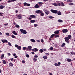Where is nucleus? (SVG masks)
<instances>
[{
	"label": "nucleus",
	"instance_id": "a19ab883",
	"mask_svg": "<svg viewBox=\"0 0 75 75\" xmlns=\"http://www.w3.org/2000/svg\"><path fill=\"white\" fill-rule=\"evenodd\" d=\"M26 57L27 58H29L30 56H29V55L27 54L26 55Z\"/></svg>",
	"mask_w": 75,
	"mask_h": 75
},
{
	"label": "nucleus",
	"instance_id": "a878e982",
	"mask_svg": "<svg viewBox=\"0 0 75 75\" xmlns=\"http://www.w3.org/2000/svg\"><path fill=\"white\" fill-rule=\"evenodd\" d=\"M30 23H35V21L34 20H31L30 21Z\"/></svg>",
	"mask_w": 75,
	"mask_h": 75
},
{
	"label": "nucleus",
	"instance_id": "49530a36",
	"mask_svg": "<svg viewBox=\"0 0 75 75\" xmlns=\"http://www.w3.org/2000/svg\"><path fill=\"white\" fill-rule=\"evenodd\" d=\"M11 61H15V60H14V59H13V58H12L11 59Z\"/></svg>",
	"mask_w": 75,
	"mask_h": 75
},
{
	"label": "nucleus",
	"instance_id": "6e6d98bb",
	"mask_svg": "<svg viewBox=\"0 0 75 75\" xmlns=\"http://www.w3.org/2000/svg\"><path fill=\"white\" fill-rule=\"evenodd\" d=\"M41 41L42 42H44V40L42 39H41Z\"/></svg>",
	"mask_w": 75,
	"mask_h": 75
},
{
	"label": "nucleus",
	"instance_id": "c85d7f7f",
	"mask_svg": "<svg viewBox=\"0 0 75 75\" xmlns=\"http://www.w3.org/2000/svg\"><path fill=\"white\" fill-rule=\"evenodd\" d=\"M27 48L25 47H23V50L24 51H25V50H26L27 51Z\"/></svg>",
	"mask_w": 75,
	"mask_h": 75
},
{
	"label": "nucleus",
	"instance_id": "2f4dec72",
	"mask_svg": "<svg viewBox=\"0 0 75 75\" xmlns=\"http://www.w3.org/2000/svg\"><path fill=\"white\" fill-rule=\"evenodd\" d=\"M70 53L71 55H75V52H71Z\"/></svg>",
	"mask_w": 75,
	"mask_h": 75
},
{
	"label": "nucleus",
	"instance_id": "39448f33",
	"mask_svg": "<svg viewBox=\"0 0 75 75\" xmlns=\"http://www.w3.org/2000/svg\"><path fill=\"white\" fill-rule=\"evenodd\" d=\"M31 48H32V47L31 46H29L28 47V48L26 50V51H28L29 50L30 51H31Z\"/></svg>",
	"mask_w": 75,
	"mask_h": 75
},
{
	"label": "nucleus",
	"instance_id": "9d476101",
	"mask_svg": "<svg viewBox=\"0 0 75 75\" xmlns=\"http://www.w3.org/2000/svg\"><path fill=\"white\" fill-rule=\"evenodd\" d=\"M69 40V39L68 38V37H66L65 38V41L66 42H67V41H68Z\"/></svg>",
	"mask_w": 75,
	"mask_h": 75
},
{
	"label": "nucleus",
	"instance_id": "79ce46f5",
	"mask_svg": "<svg viewBox=\"0 0 75 75\" xmlns=\"http://www.w3.org/2000/svg\"><path fill=\"white\" fill-rule=\"evenodd\" d=\"M8 44L9 45V46H11V43L10 42H8Z\"/></svg>",
	"mask_w": 75,
	"mask_h": 75
},
{
	"label": "nucleus",
	"instance_id": "ea45409f",
	"mask_svg": "<svg viewBox=\"0 0 75 75\" xmlns=\"http://www.w3.org/2000/svg\"><path fill=\"white\" fill-rule=\"evenodd\" d=\"M57 6H61V4H60V3L57 2Z\"/></svg>",
	"mask_w": 75,
	"mask_h": 75
},
{
	"label": "nucleus",
	"instance_id": "423d86ee",
	"mask_svg": "<svg viewBox=\"0 0 75 75\" xmlns=\"http://www.w3.org/2000/svg\"><path fill=\"white\" fill-rule=\"evenodd\" d=\"M24 5V6H30V4H28L27 3L25 2L23 3Z\"/></svg>",
	"mask_w": 75,
	"mask_h": 75
},
{
	"label": "nucleus",
	"instance_id": "72a5a7b5",
	"mask_svg": "<svg viewBox=\"0 0 75 75\" xmlns=\"http://www.w3.org/2000/svg\"><path fill=\"white\" fill-rule=\"evenodd\" d=\"M54 35H55L54 34H52V35L50 37V38H53V37L54 36Z\"/></svg>",
	"mask_w": 75,
	"mask_h": 75
},
{
	"label": "nucleus",
	"instance_id": "c03bdc74",
	"mask_svg": "<svg viewBox=\"0 0 75 75\" xmlns=\"http://www.w3.org/2000/svg\"><path fill=\"white\" fill-rule=\"evenodd\" d=\"M34 27H37V26H38V24H35L34 25Z\"/></svg>",
	"mask_w": 75,
	"mask_h": 75
},
{
	"label": "nucleus",
	"instance_id": "f03ea898",
	"mask_svg": "<svg viewBox=\"0 0 75 75\" xmlns=\"http://www.w3.org/2000/svg\"><path fill=\"white\" fill-rule=\"evenodd\" d=\"M43 11L46 14H47V15H48L50 13V11L47 9H44Z\"/></svg>",
	"mask_w": 75,
	"mask_h": 75
},
{
	"label": "nucleus",
	"instance_id": "13d9d810",
	"mask_svg": "<svg viewBox=\"0 0 75 75\" xmlns=\"http://www.w3.org/2000/svg\"><path fill=\"white\" fill-rule=\"evenodd\" d=\"M22 63H23L24 64H25V61H24V60H22Z\"/></svg>",
	"mask_w": 75,
	"mask_h": 75
},
{
	"label": "nucleus",
	"instance_id": "412c9836",
	"mask_svg": "<svg viewBox=\"0 0 75 75\" xmlns=\"http://www.w3.org/2000/svg\"><path fill=\"white\" fill-rule=\"evenodd\" d=\"M67 37H68V38L69 39H71L72 38V36H71V35H68Z\"/></svg>",
	"mask_w": 75,
	"mask_h": 75
},
{
	"label": "nucleus",
	"instance_id": "4c0bfd02",
	"mask_svg": "<svg viewBox=\"0 0 75 75\" xmlns=\"http://www.w3.org/2000/svg\"><path fill=\"white\" fill-rule=\"evenodd\" d=\"M15 27H16V28H19V27H20L19 25H16L15 26Z\"/></svg>",
	"mask_w": 75,
	"mask_h": 75
},
{
	"label": "nucleus",
	"instance_id": "774afa93",
	"mask_svg": "<svg viewBox=\"0 0 75 75\" xmlns=\"http://www.w3.org/2000/svg\"><path fill=\"white\" fill-rule=\"evenodd\" d=\"M73 35L74 36H75V33H74L73 34Z\"/></svg>",
	"mask_w": 75,
	"mask_h": 75
},
{
	"label": "nucleus",
	"instance_id": "a18cd8bd",
	"mask_svg": "<svg viewBox=\"0 0 75 75\" xmlns=\"http://www.w3.org/2000/svg\"><path fill=\"white\" fill-rule=\"evenodd\" d=\"M12 38H16V36H15L14 35H12Z\"/></svg>",
	"mask_w": 75,
	"mask_h": 75
},
{
	"label": "nucleus",
	"instance_id": "338daca9",
	"mask_svg": "<svg viewBox=\"0 0 75 75\" xmlns=\"http://www.w3.org/2000/svg\"><path fill=\"white\" fill-rule=\"evenodd\" d=\"M32 19V18H31L30 17L29 18V20H31Z\"/></svg>",
	"mask_w": 75,
	"mask_h": 75
},
{
	"label": "nucleus",
	"instance_id": "393cba45",
	"mask_svg": "<svg viewBox=\"0 0 75 75\" xmlns=\"http://www.w3.org/2000/svg\"><path fill=\"white\" fill-rule=\"evenodd\" d=\"M30 41H31V42H35V40L33 39H31L30 40Z\"/></svg>",
	"mask_w": 75,
	"mask_h": 75
},
{
	"label": "nucleus",
	"instance_id": "7c9ffc66",
	"mask_svg": "<svg viewBox=\"0 0 75 75\" xmlns=\"http://www.w3.org/2000/svg\"><path fill=\"white\" fill-rule=\"evenodd\" d=\"M3 63L4 64H6V60H4L3 62Z\"/></svg>",
	"mask_w": 75,
	"mask_h": 75
},
{
	"label": "nucleus",
	"instance_id": "cd10ccee",
	"mask_svg": "<svg viewBox=\"0 0 75 75\" xmlns=\"http://www.w3.org/2000/svg\"><path fill=\"white\" fill-rule=\"evenodd\" d=\"M9 66H10V67H13V63L11 62H10L9 64Z\"/></svg>",
	"mask_w": 75,
	"mask_h": 75
},
{
	"label": "nucleus",
	"instance_id": "c756f323",
	"mask_svg": "<svg viewBox=\"0 0 75 75\" xmlns=\"http://www.w3.org/2000/svg\"><path fill=\"white\" fill-rule=\"evenodd\" d=\"M58 22H59L60 23H62L63 22L62 20L60 19L58 20Z\"/></svg>",
	"mask_w": 75,
	"mask_h": 75
},
{
	"label": "nucleus",
	"instance_id": "58836bf2",
	"mask_svg": "<svg viewBox=\"0 0 75 75\" xmlns=\"http://www.w3.org/2000/svg\"><path fill=\"white\" fill-rule=\"evenodd\" d=\"M6 35L7 36H9V35H10V34L9 33H6Z\"/></svg>",
	"mask_w": 75,
	"mask_h": 75
},
{
	"label": "nucleus",
	"instance_id": "aec40b11",
	"mask_svg": "<svg viewBox=\"0 0 75 75\" xmlns=\"http://www.w3.org/2000/svg\"><path fill=\"white\" fill-rule=\"evenodd\" d=\"M65 45V43H63L61 45V47H64Z\"/></svg>",
	"mask_w": 75,
	"mask_h": 75
},
{
	"label": "nucleus",
	"instance_id": "5fc2aeb1",
	"mask_svg": "<svg viewBox=\"0 0 75 75\" xmlns=\"http://www.w3.org/2000/svg\"><path fill=\"white\" fill-rule=\"evenodd\" d=\"M53 47H51L50 48V50H53Z\"/></svg>",
	"mask_w": 75,
	"mask_h": 75
},
{
	"label": "nucleus",
	"instance_id": "7ed1b4c3",
	"mask_svg": "<svg viewBox=\"0 0 75 75\" xmlns=\"http://www.w3.org/2000/svg\"><path fill=\"white\" fill-rule=\"evenodd\" d=\"M20 31L21 33H22L23 34H27V31L26 30H23V29H21Z\"/></svg>",
	"mask_w": 75,
	"mask_h": 75
},
{
	"label": "nucleus",
	"instance_id": "ddd939ff",
	"mask_svg": "<svg viewBox=\"0 0 75 75\" xmlns=\"http://www.w3.org/2000/svg\"><path fill=\"white\" fill-rule=\"evenodd\" d=\"M30 17H31V18H35L36 17H35V16L34 15H31L30 16Z\"/></svg>",
	"mask_w": 75,
	"mask_h": 75
},
{
	"label": "nucleus",
	"instance_id": "dca6fc26",
	"mask_svg": "<svg viewBox=\"0 0 75 75\" xmlns=\"http://www.w3.org/2000/svg\"><path fill=\"white\" fill-rule=\"evenodd\" d=\"M67 62H71V61H72V60L71 59L68 58L67 59Z\"/></svg>",
	"mask_w": 75,
	"mask_h": 75
},
{
	"label": "nucleus",
	"instance_id": "a211bd4d",
	"mask_svg": "<svg viewBox=\"0 0 75 75\" xmlns=\"http://www.w3.org/2000/svg\"><path fill=\"white\" fill-rule=\"evenodd\" d=\"M57 13L58 15H59V16H61L62 14L61 12L60 11H59L58 12H57Z\"/></svg>",
	"mask_w": 75,
	"mask_h": 75
},
{
	"label": "nucleus",
	"instance_id": "f3484780",
	"mask_svg": "<svg viewBox=\"0 0 75 75\" xmlns=\"http://www.w3.org/2000/svg\"><path fill=\"white\" fill-rule=\"evenodd\" d=\"M38 4H39V6H42V4H44V3L43 2H38Z\"/></svg>",
	"mask_w": 75,
	"mask_h": 75
},
{
	"label": "nucleus",
	"instance_id": "4be33fe9",
	"mask_svg": "<svg viewBox=\"0 0 75 75\" xmlns=\"http://www.w3.org/2000/svg\"><path fill=\"white\" fill-rule=\"evenodd\" d=\"M43 58L44 59H47L48 58V57L47 56H44L43 57Z\"/></svg>",
	"mask_w": 75,
	"mask_h": 75
},
{
	"label": "nucleus",
	"instance_id": "6ab92c4d",
	"mask_svg": "<svg viewBox=\"0 0 75 75\" xmlns=\"http://www.w3.org/2000/svg\"><path fill=\"white\" fill-rule=\"evenodd\" d=\"M54 34H58L59 33V31L58 30H57L54 32Z\"/></svg>",
	"mask_w": 75,
	"mask_h": 75
},
{
	"label": "nucleus",
	"instance_id": "5701e85b",
	"mask_svg": "<svg viewBox=\"0 0 75 75\" xmlns=\"http://www.w3.org/2000/svg\"><path fill=\"white\" fill-rule=\"evenodd\" d=\"M12 33H13V34H14V35H17V33H16V32L15 31H13L12 32Z\"/></svg>",
	"mask_w": 75,
	"mask_h": 75
},
{
	"label": "nucleus",
	"instance_id": "680f3d73",
	"mask_svg": "<svg viewBox=\"0 0 75 75\" xmlns=\"http://www.w3.org/2000/svg\"><path fill=\"white\" fill-rule=\"evenodd\" d=\"M37 41L38 42H40V40H37Z\"/></svg>",
	"mask_w": 75,
	"mask_h": 75
},
{
	"label": "nucleus",
	"instance_id": "e2e57ef3",
	"mask_svg": "<svg viewBox=\"0 0 75 75\" xmlns=\"http://www.w3.org/2000/svg\"><path fill=\"white\" fill-rule=\"evenodd\" d=\"M55 37L57 38V37H59V35H56L55 36Z\"/></svg>",
	"mask_w": 75,
	"mask_h": 75
},
{
	"label": "nucleus",
	"instance_id": "4d7b16f0",
	"mask_svg": "<svg viewBox=\"0 0 75 75\" xmlns=\"http://www.w3.org/2000/svg\"><path fill=\"white\" fill-rule=\"evenodd\" d=\"M7 54L8 55V56H10V55H11V54L9 53H8Z\"/></svg>",
	"mask_w": 75,
	"mask_h": 75
},
{
	"label": "nucleus",
	"instance_id": "4468645a",
	"mask_svg": "<svg viewBox=\"0 0 75 75\" xmlns=\"http://www.w3.org/2000/svg\"><path fill=\"white\" fill-rule=\"evenodd\" d=\"M4 57V54H3L1 56V59H3Z\"/></svg>",
	"mask_w": 75,
	"mask_h": 75
},
{
	"label": "nucleus",
	"instance_id": "6e6552de",
	"mask_svg": "<svg viewBox=\"0 0 75 75\" xmlns=\"http://www.w3.org/2000/svg\"><path fill=\"white\" fill-rule=\"evenodd\" d=\"M1 41L3 43H7L8 42L6 40H1Z\"/></svg>",
	"mask_w": 75,
	"mask_h": 75
},
{
	"label": "nucleus",
	"instance_id": "bf43d9fd",
	"mask_svg": "<svg viewBox=\"0 0 75 75\" xmlns=\"http://www.w3.org/2000/svg\"><path fill=\"white\" fill-rule=\"evenodd\" d=\"M43 1L45 2V1H48V0H43Z\"/></svg>",
	"mask_w": 75,
	"mask_h": 75
},
{
	"label": "nucleus",
	"instance_id": "9b49d317",
	"mask_svg": "<svg viewBox=\"0 0 75 75\" xmlns=\"http://www.w3.org/2000/svg\"><path fill=\"white\" fill-rule=\"evenodd\" d=\"M61 65V62H58V64H57V63H55L54 64V65L55 66H60Z\"/></svg>",
	"mask_w": 75,
	"mask_h": 75
},
{
	"label": "nucleus",
	"instance_id": "69168bd1",
	"mask_svg": "<svg viewBox=\"0 0 75 75\" xmlns=\"http://www.w3.org/2000/svg\"><path fill=\"white\" fill-rule=\"evenodd\" d=\"M4 25H5V26L8 25V23H6V24H4Z\"/></svg>",
	"mask_w": 75,
	"mask_h": 75
},
{
	"label": "nucleus",
	"instance_id": "20e7f679",
	"mask_svg": "<svg viewBox=\"0 0 75 75\" xmlns=\"http://www.w3.org/2000/svg\"><path fill=\"white\" fill-rule=\"evenodd\" d=\"M51 12L53 13H54V14H57L58 11L56 10H54L53 9H51L50 10Z\"/></svg>",
	"mask_w": 75,
	"mask_h": 75
},
{
	"label": "nucleus",
	"instance_id": "bb28decb",
	"mask_svg": "<svg viewBox=\"0 0 75 75\" xmlns=\"http://www.w3.org/2000/svg\"><path fill=\"white\" fill-rule=\"evenodd\" d=\"M33 61H34V62H36V61H37V58H35V57H34V58H33Z\"/></svg>",
	"mask_w": 75,
	"mask_h": 75
},
{
	"label": "nucleus",
	"instance_id": "864d4df0",
	"mask_svg": "<svg viewBox=\"0 0 75 75\" xmlns=\"http://www.w3.org/2000/svg\"><path fill=\"white\" fill-rule=\"evenodd\" d=\"M3 13H1L0 12V16H3Z\"/></svg>",
	"mask_w": 75,
	"mask_h": 75
},
{
	"label": "nucleus",
	"instance_id": "052dcab7",
	"mask_svg": "<svg viewBox=\"0 0 75 75\" xmlns=\"http://www.w3.org/2000/svg\"><path fill=\"white\" fill-rule=\"evenodd\" d=\"M13 56H16V55H17V54H16V53H14V54H13Z\"/></svg>",
	"mask_w": 75,
	"mask_h": 75
},
{
	"label": "nucleus",
	"instance_id": "c9c22d12",
	"mask_svg": "<svg viewBox=\"0 0 75 75\" xmlns=\"http://www.w3.org/2000/svg\"><path fill=\"white\" fill-rule=\"evenodd\" d=\"M53 5H54V6H58V4H57L56 3L53 4Z\"/></svg>",
	"mask_w": 75,
	"mask_h": 75
},
{
	"label": "nucleus",
	"instance_id": "0eeeda50",
	"mask_svg": "<svg viewBox=\"0 0 75 75\" xmlns=\"http://www.w3.org/2000/svg\"><path fill=\"white\" fill-rule=\"evenodd\" d=\"M35 8H39L40 7V5H38V4H36L35 6H34Z\"/></svg>",
	"mask_w": 75,
	"mask_h": 75
},
{
	"label": "nucleus",
	"instance_id": "e433bc0d",
	"mask_svg": "<svg viewBox=\"0 0 75 75\" xmlns=\"http://www.w3.org/2000/svg\"><path fill=\"white\" fill-rule=\"evenodd\" d=\"M39 51L41 53H42V52H43V50L40 49V50Z\"/></svg>",
	"mask_w": 75,
	"mask_h": 75
},
{
	"label": "nucleus",
	"instance_id": "b1692460",
	"mask_svg": "<svg viewBox=\"0 0 75 75\" xmlns=\"http://www.w3.org/2000/svg\"><path fill=\"white\" fill-rule=\"evenodd\" d=\"M17 48L18 50H21V47L20 46H18Z\"/></svg>",
	"mask_w": 75,
	"mask_h": 75
},
{
	"label": "nucleus",
	"instance_id": "3c124183",
	"mask_svg": "<svg viewBox=\"0 0 75 75\" xmlns=\"http://www.w3.org/2000/svg\"><path fill=\"white\" fill-rule=\"evenodd\" d=\"M15 47H16V48H17L18 47V45H15Z\"/></svg>",
	"mask_w": 75,
	"mask_h": 75
},
{
	"label": "nucleus",
	"instance_id": "603ef678",
	"mask_svg": "<svg viewBox=\"0 0 75 75\" xmlns=\"http://www.w3.org/2000/svg\"><path fill=\"white\" fill-rule=\"evenodd\" d=\"M12 1H13V0H11V1L10 0L8 1V3H11V2H12Z\"/></svg>",
	"mask_w": 75,
	"mask_h": 75
},
{
	"label": "nucleus",
	"instance_id": "37998d69",
	"mask_svg": "<svg viewBox=\"0 0 75 75\" xmlns=\"http://www.w3.org/2000/svg\"><path fill=\"white\" fill-rule=\"evenodd\" d=\"M67 1L69 2H72V0H68Z\"/></svg>",
	"mask_w": 75,
	"mask_h": 75
},
{
	"label": "nucleus",
	"instance_id": "2eb2a0df",
	"mask_svg": "<svg viewBox=\"0 0 75 75\" xmlns=\"http://www.w3.org/2000/svg\"><path fill=\"white\" fill-rule=\"evenodd\" d=\"M5 7V6H3V5H1L0 6V9H3Z\"/></svg>",
	"mask_w": 75,
	"mask_h": 75
},
{
	"label": "nucleus",
	"instance_id": "0e129e2a",
	"mask_svg": "<svg viewBox=\"0 0 75 75\" xmlns=\"http://www.w3.org/2000/svg\"><path fill=\"white\" fill-rule=\"evenodd\" d=\"M17 57H18V56H15L14 57V58H17Z\"/></svg>",
	"mask_w": 75,
	"mask_h": 75
},
{
	"label": "nucleus",
	"instance_id": "8fccbe9b",
	"mask_svg": "<svg viewBox=\"0 0 75 75\" xmlns=\"http://www.w3.org/2000/svg\"><path fill=\"white\" fill-rule=\"evenodd\" d=\"M38 56L37 55H35L34 57V58H38Z\"/></svg>",
	"mask_w": 75,
	"mask_h": 75
},
{
	"label": "nucleus",
	"instance_id": "09e8293b",
	"mask_svg": "<svg viewBox=\"0 0 75 75\" xmlns=\"http://www.w3.org/2000/svg\"><path fill=\"white\" fill-rule=\"evenodd\" d=\"M35 51H38V49L36 48H35Z\"/></svg>",
	"mask_w": 75,
	"mask_h": 75
},
{
	"label": "nucleus",
	"instance_id": "473e14b6",
	"mask_svg": "<svg viewBox=\"0 0 75 75\" xmlns=\"http://www.w3.org/2000/svg\"><path fill=\"white\" fill-rule=\"evenodd\" d=\"M61 5L62 6H65V5H64V3L62 2L61 3Z\"/></svg>",
	"mask_w": 75,
	"mask_h": 75
},
{
	"label": "nucleus",
	"instance_id": "1a4fd4ad",
	"mask_svg": "<svg viewBox=\"0 0 75 75\" xmlns=\"http://www.w3.org/2000/svg\"><path fill=\"white\" fill-rule=\"evenodd\" d=\"M62 32L63 33H66L68 32V30L67 29H64L62 30Z\"/></svg>",
	"mask_w": 75,
	"mask_h": 75
},
{
	"label": "nucleus",
	"instance_id": "de8ad7c7",
	"mask_svg": "<svg viewBox=\"0 0 75 75\" xmlns=\"http://www.w3.org/2000/svg\"><path fill=\"white\" fill-rule=\"evenodd\" d=\"M49 18H54L52 16H50L49 17Z\"/></svg>",
	"mask_w": 75,
	"mask_h": 75
},
{
	"label": "nucleus",
	"instance_id": "f8f14e48",
	"mask_svg": "<svg viewBox=\"0 0 75 75\" xmlns=\"http://www.w3.org/2000/svg\"><path fill=\"white\" fill-rule=\"evenodd\" d=\"M18 18H17L18 19H21V18H22L21 15L20 14H19L18 16Z\"/></svg>",
	"mask_w": 75,
	"mask_h": 75
},
{
	"label": "nucleus",
	"instance_id": "f257e3e1",
	"mask_svg": "<svg viewBox=\"0 0 75 75\" xmlns=\"http://www.w3.org/2000/svg\"><path fill=\"white\" fill-rule=\"evenodd\" d=\"M35 13L37 14H40L41 16H44V14L42 11H41L40 10H37L35 11Z\"/></svg>",
	"mask_w": 75,
	"mask_h": 75
},
{
	"label": "nucleus",
	"instance_id": "f704fd0d",
	"mask_svg": "<svg viewBox=\"0 0 75 75\" xmlns=\"http://www.w3.org/2000/svg\"><path fill=\"white\" fill-rule=\"evenodd\" d=\"M69 6H72L74 5V4L72 3H70L69 4Z\"/></svg>",
	"mask_w": 75,
	"mask_h": 75
}]
</instances>
